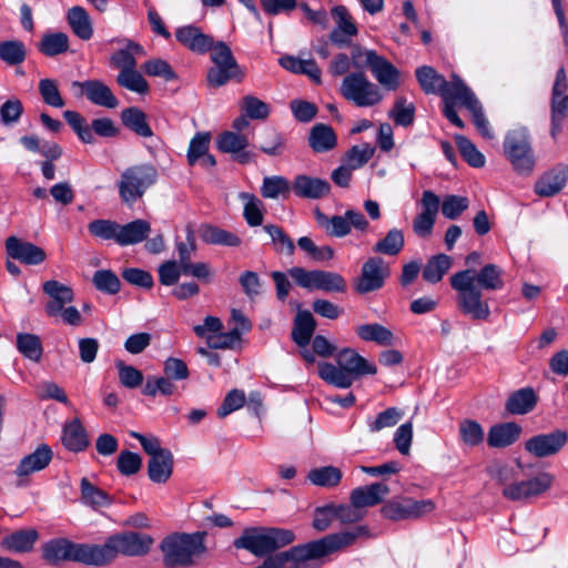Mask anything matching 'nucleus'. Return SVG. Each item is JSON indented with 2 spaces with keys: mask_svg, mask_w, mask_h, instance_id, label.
Returning <instances> with one entry per match:
<instances>
[{
  "mask_svg": "<svg viewBox=\"0 0 568 568\" xmlns=\"http://www.w3.org/2000/svg\"><path fill=\"white\" fill-rule=\"evenodd\" d=\"M504 271L489 263L479 271L467 268L450 276V285L456 291L458 310L474 321H486L490 316V306L483 298V291H498L504 287Z\"/></svg>",
  "mask_w": 568,
  "mask_h": 568,
  "instance_id": "nucleus-1",
  "label": "nucleus"
},
{
  "mask_svg": "<svg viewBox=\"0 0 568 568\" xmlns=\"http://www.w3.org/2000/svg\"><path fill=\"white\" fill-rule=\"evenodd\" d=\"M367 535L366 526H357L351 531L331 534L317 540L293 546L286 551L267 557L261 565L262 568H300L301 562L320 559L352 545L356 538Z\"/></svg>",
  "mask_w": 568,
  "mask_h": 568,
  "instance_id": "nucleus-2",
  "label": "nucleus"
},
{
  "mask_svg": "<svg viewBox=\"0 0 568 568\" xmlns=\"http://www.w3.org/2000/svg\"><path fill=\"white\" fill-rule=\"evenodd\" d=\"M416 78L427 94H439L444 102L443 113L445 118L459 129L465 128L464 121L458 116L455 106L470 90L456 74L452 81H447L434 68L424 65L416 70Z\"/></svg>",
  "mask_w": 568,
  "mask_h": 568,
  "instance_id": "nucleus-3",
  "label": "nucleus"
},
{
  "mask_svg": "<svg viewBox=\"0 0 568 568\" xmlns=\"http://www.w3.org/2000/svg\"><path fill=\"white\" fill-rule=\"evenodd\" d=\"M318 376L326 384L337 388H349L363 375H374L377 368L354 348L345 347L336 353V365L321 362L317 365Z\"/></svg>",
  "mask_w": 568,
  "mask_h": 568,
  "instance_id": "nucleus-4",
  "label": "nucleus"
},
{
  "mask_svg": "<svg viewBox=\"0 0 568 568\" xmlns=\"http://www.w3.org/2000/svg\"><path fill=\"white\" fill-rule=\"evenodd\" d=\"M295 534L276 527H248L233 542L236 549H245L255 557H264L292 544Z\"/></svg>",
  "mask_w": 568,
  "mask_h": 568,
  "instance_id": "nucleus-5",
  "label": "nucleus"
},
{
  "mask_svg": "<svg viewBox=\"0 0 568 568\" xmlns=\"http://www.w3.org/2000/svg\"><path fill=\"white\" fill-rule=\"evenodd\" d=\"M154 539L146 535L134 531L115 534L106 539L103 545H94L95 566H103L111 562L119 555L126 557H141L146 555Z\"/></svg>",
  "mask_w": 568,
  "mask_h": 568,
  "instance_id": "nucleus-6",
  "label": "nucleus"
},
{
  "mask_svg": "<svg viewBox=\"0 0 568 568\" xmlns=\"http://www.w3.org/2000/svg\"><path fill=\"white\" fill-rule=\"evenodd\" d=\"M158 170L150 163L129 166L118 182L119 195L123 203L134 204L146 190L158 181Z\"/></svg>",
  "mask_w": 568,
  "mask_h": 568,
  "instance_id": "nucleus-7",
  "label": "nucleus"
},
{
  "mask_svg": "<svg viewBox=\"0 0 568 568\" xmlns=\"http://www.w3.org/2000/svg\"><path fill=\"white\" fill-rule=\"evenodd\" d=\"M161 550L166 567L189 566L194 555L204 551L203 538L199 534H174L163 539Z\"/></svg>",
  "mask_w": 568,
  "mask_h": 568,
  "instance_id": "nucleus-8",
  "label": "nucleus"
},
{
  "mask_svg": "<svg viewBox=\"0 0 568 568\" xmlns=\"http://www.w3.org/2000/svg\"><path fill=\"white\" fill-rule=\"evenodd\" d=\"M504 153L519 174H530L535 166L531 139L527 128L517 126L507 132L504 140Z\"/></svg>",
  "mask_w": 568,
  "mask_h": 568,
  "instance_id": "nucleus-9",
  "label": "nucleus"
},
{
  "mask_svg": "<svg viewBox=\"0 0 568 568\" xmlns=\"http://www.w3.org/2000/svg\"><path fill=\"white\" fill-rule=\"evenodd\" d=\"M211 51V60L214 67L207 71V82L214 88L226 84L230 80L242 81L243 71L240 69L231 48L223 41L213 43Z\"/></svg>",
  "mask_w": 568,
  "mask_h": 568,
  "instance_id": "nucleus-10",
  "label": "nucleus"
},
{
  "mask_svg": "<svg viewBox=\"0 0 568 568\" xmlns=\"http://www.w3.org/2000/svg\"><path fill=\"white\" fill-rule=\"evenodd\" d=\"M341 94L358 108L377 105L384 98L378 85L371 82L363 72L347 74L342 81Z\"/></svg>",
  "mask_w": 568,
  "mask_h": 568,
  "instance_id": "nucleus-11",
  "label": "nucleus"
},
{
  "mask_svg": "<svg viewBox=\"0 0 568 568\" xmlns=\"http://www.w3.org/2000/svg\"><path fill=\"white\" fill-rule=\"evenodd\" d=\"M43 557L50 564L69 560L95 566L94 545L74 544L64 538L48 541L43 546Z\"/></svg>",
  "mask_w": 568,
  "mask_h": 568,
  "instance_id": "nucleus-12",
  "label": "nucleus"
},
{
  "mask_svg": "<svg viewBox=\"0 0 568 568\" xmlns=\"http://www.w3.org/2000/svg\"><path fill=\"white\" fill-rule=\"evenodd\" d=\"M288 275L295 283L308 291L320 290L324 292L344 293L347 288L344 277L335 272L313 270L301 266L288 270Z\"/></svg>",
  "mask_w": 568,
  "mask_h": 568,
  "instance_id": "nucleus-13",
  "label": "nucleus"
},
{
  "mask_svg": "<svg viewBox=\"0 0 568 568\" xmlns=\"http://www.w3.org/2000/svg\"><path fill=\"white\" fill-rule=\"evenodd\" d=\"M317 224L332 237H345L352 232V227L359 232H366L369 223L364 214L356 210H347L343 215L327 216L320 210L315 211Z\"/></svg>",
  "mask_w": 568,
  "mask_h": 568,
  "instance_id": "nucleus-14",
  "label": "nucleus"
},
{
  "mask_svg": "<svg viewBox=\"0 0 568 568\" xmlns=\"http://www.w3.org/2000/svg\"><path fill=\"white\" fill-rule=\"evenodd\" d=\"M63 116L83 143H94V134L103 138H112L118 134V129L109 118L94 119L91 125H89L85 119L77 111H64Z\"/></svg>",
  "mask_w": 568,
  "mask_h": 568,
  "instance_id": "nucleus-15",
  "label": "nucleus"
},
{
  "mask_svg": "<svg viewBox=\"0 0 568 568\" xmlns=\"http://www.w3.org/2000/svg\"><path fill=\"white\" fill-rule=\"evenodd\" d=\"M435 504L430 499L416 500L410 497H397L387 501L381 509L382 515L390 520L417 519L430 514Z\"/></svg>",
  "mask_w": 568,
  "mask_h": 568,
  "instance_id": "nucleus-16",
  "label": "nucleus"
},
{
  "mask_svg": "<svg viewBox=\"0 0 568 568\" xmlns=\"http://www.w3.org/2000/svg\"><path fill=\"white\" fill-rule=\"evenodd\" d=\"M389 273V267L382 257H369L362 266L355 288L359 294L377 291L384 286Z\"/></svg>",
  "mask_w": 568,
  "mask_h": 568,
  "instance_id": "nucleus-17",
  "label": "nucleus"
},
{
  "mask_svg": "<svg viewBox=\"0 0 568 568\" xmlns=\"http://www.w3.org/2000/svg\"><path fill=\"white\" fill-rule=\"evenodd\" d=\"M552 476L541 473L528 480L515 481L503 489V496L509 500H523L538 496L548 490L552 484Z\"/></svg>",
  "mask_w": 568,
  "mask_h": 568,
  "instance_id": "nucleus-18",
  "label": "nucleus"
},
{
  "mask_svg": "<svg viewBox=\"0 0 568 568\" xmlns=\"http://www.w3.org/2000/svg\"><path fill=\"white\" fill-rule=\"evenodd\" d=\"M440 206L439 196L433 191H424L420 200L422 211L413 222V231L419 237H428L434 229L436 216Z\"/></svg>",
  "mask_w": 568,
  "mask_h": 568,
  "instance_id": "nucleus-19",
  "label": "nucleus"
},
{
  "mask_svg": "<svg viewBox=\"0 0 568 568\" xmlns=\"http://www.w3.org/2000/svg\"><path fill=\"white\" fill-rule=\"evenodd\" d=\"M365 63L381 85L388 90H396L399 85V71L384 57L374 50L364 52Z\"/></svg>",
  "mask_w": 568,
  "mask_h": 568,
  "instance_id": "nucleus-20",
  "label": "nucleus"
},
{
  "mask_svg": "<svg viewBox=\"0 0 568 568\" xmlns=\"http://www.w3.org/2000/svg\"><path fill=\"white\" fill-rule=\"evenodd\" d=\"M567 433L560 429L532 436L525 443V449L542 458L557 454L567 443Z\"/></svg>",
  "mask_w": 568,
  "mask_h": 568,
  "instance_id": "nucleus-21",
  "label": "nucleus"
},
{
  "mask_svg": "<svg viewBox=\"0 0 568 568\" xmlns=\"http://www.w3.org/2000/svg\"><path fill=\"white\" fill-rule=\"evenodd\" d=\"M4 245L9 258L17 260L26 265H39L47 258L43 248L17 236H9Z\"/></svg>",
  "mask_w": 568,
  "mask_h": 568,
  "instance_id": "nucleus-22",
  "label": "nucleus"
},
{
  "mask_svg": "<svg viewBox=\"0 0 568 568\" xmlns=\"http://www.w3.org/2000/svg\"><path fill=\"white\" fill-rule=\"evenodd\" d=\"M332 17L336 26L329 33L331 42L339 48L348 47L358 33L349 11L344 6H336L332 9Z\"/></svg>",
  "mask_w": 568,
  "mask_h": 568,
  "instance_id": "nucleus-23",
  "label": "nucleus"
},
{
  "mask_svg": "<svg viewBox=\"0 0 568 568\" xmlns=\"http://www.w3.org/2000/svg\"><path fill=\"white\" fill-rule=\"evenodd\" d=\"M72 87H79L85 98L93 104L106 109H115L119 100L111 89L100 80L74 81Z\"/></svg>",
  "mask_w": 568,
  "mask_h": 568,
  "instance_id": "nucleus-24",
  "label": "nucleus"
},
{
  "mask_svg": "<svg viewBox=\"0 0 568 568\" xmlns=\"http://www.w3.org/2000/svg\"><path fill=\"white\" fill-rule=\"evenodd\" d=\"M42 290L50 297L44 306V311L50 317H57L62 307L74 298L73 290L55 280L44 282Z\"/></svg>",
  "mask_w": 568,
  "mask_h": 568,
  "instance_id": "nucleus-25",
  "label": "nucleus"
},
{
  "mask_svg": "<svg viewBox=\"0 0 568 568\" xmlns=\"http://www.w3.org/2000/svg\"><path fill=\"white\" fill-rule=\"evenodd\" d=\"M292 191L302 199H322L329 194L331 184L323 179L298 174L292 183Z\"/></svg>",
  "mask_w": 568,
  "mask_h": 568,
  "instance_id": "nucleus-26",
  "label": "nucleus"
},
{
  "mask_svg": "<svg viewBox=\"0 0 568 568\" xmlns=\"http://www.w3.org/2000/svg\"><path fill=\"white\" fill-rule=\"evenodd\" d=\"M176 40L185 48L195 53H205L210 51L213 39L205 34L194 24L179 27L175 30Z\"/></svg>",
  "mask_w": 568,
  "mask_h": 568,
  "instance_id": "nucleus-27",
  "label": "nucleus"
},
{
  "mask_svg": "<svg viewBox=\"0 0 568 568\" xmlns=\"http://www.w3.org/2000/svg\"><path fill=\"white\" fill-rule=\"evenodd\" d=\"M216 145L220 151L233 154L234 159L242 164L248 163L252 159V154L245 151L248 145L247 138L241 133L225 131L219 135Z\"/></svg>",
  "mask_w": 568,
  "mask_h": 568,
  "instance_id": "nucleus-28",
  "label": "nucleus"
},
{
  "mask_svg": "<svg viewBox=\"0 0 568 568\" xmlns=\"http://www.w3.org/2000/svg\"><path fill=\"white\" fill-rule=\"evenodd\" d=\"M52 449L47 444H42L33 453L20 460L14 474L20 478L28 477L33 473L44 469L52 460Z\"/></svg>",
  "mask_w": 568,
  "mask_h": 568,
  "instance_id": "nucleus-29",
  "label": "nucleus"
},
{
  "mask_svg": "<svg viewBox=\"0 0 568 568\" xmlns=\"http://www.w3.org/2000/svg\"><path fill=\"white\" fill-rule=\"evenodd\" d=\"M388 494L389 487L385 483H374L353 489L349 499L363 510L381 504Z\"/></svg>",
  "mask_w": 568,
  "mask_h": 568,
  "instance_id": "nucleus-30",
  "label": "nucleus"
},
{
  "mask_svg": "<svg viewBox=\"0 0 568 568\" xmlns=\"http://www.w3.org/2000/svg\"><path fill=\"white\" fill-rule=\"evenodd\" d=\"M568 180V168L557 166L542 176L535 183V192L542 197H550L558 194Z\"/></svg>",
  "mask_w": 568,
  "mask_h": 568,
  "instance_id": "nucleus-31",
  "label": "nucleus"
},
{
  "mask_svg": "<svg viewBox=\"0 0 568 568\" xmlns=\"http://www.w3.org/2000/svg\"><path fill=\"white\" fill-rule=\"evenodd\" d=\"M211 134L197 132L190 142L187 150V162L194 165L197 161L204 168H213L216 164L215 158L209 153Z\"/></svg>",
  "mask_w": 568,
  "mask_h": 568,
  "instance_id": "nucleus-32",
  "label": "nucleus"
},
{
  "mask_svg": "<svg viewBox=\"0 0 568 568\" xmlns=\"http://www.w3.org/2000/svg\"><path fill=\"white\" fill-rule=\"evenodd\" d=\"M521 427L515 422L501 423L490 427L487 444L493 448H504L513 445L521 434Z\"/></svg>",
  "mask_w": 568,
  "mask_h": 568,
  "instance_id": "nucleus-33",
  "label": "nucleus"
},
{
  "mask_svg": "<svg viewBox=\"0 0 568 568\" xmlns=\"http://www.w3.org/2000/svg\"><path fill=\"white\" fill-rule=\"evenodd\" d=\"M151 232V224L142 219L134 220L121 225L119 230V239L116 244L128 246L143 242Z\"/></svg>",
  "mask_w": 568,
  "mask_h": 568,
  "instance_id": "nucleus-34",
  "label": "nucleus"
},
{
  "mask_svg": "<svg viewBox=\"0 0 568 568\" xmlns=\"http://www.w3.org/2000/svg\"><path fill=\"white\" fill-rule=\"evenodd\" d=\"M458 104L465 106L470 112L474 124L483 138L487 140L494 139L489 121L486 119L483 106L471 90L462 98Z\"/></svg>",
  "mask_w": 568,
  "mask_h": 568,
  "instance_id": "nucleus-35",
  "label": "nucleus"
},
{
  "mask_svg": "<svg viewBox=\"0 0 568 568\" xmlns=\"http://www.w3.org/2000/svg\"><path fill=\"white\" fill-rule=\"evenodd\" d=\"M316 321L310 311H300L293 323L292 339L300 346L306 347L316 329Z\"/></svg>",
  "mask_w": 568,
  "mask_h": 568,
  "instance_id": "nucleus-36",
  "label": "nucleus"
},
{
  "mask_svg": "<svg viewBox=\"0 0 568 568\" xmlns=\"http://www.w3.org/2000/svg\"><path fill=\"white\" fill-rule=\"evenodd\" d=\"M308 144L316 153L328 152L336 146L337 136L332 126L317 123L310 130Z\"/></svg>",
  "mask_w": 568,
  "mask_h": 568,
  "instance_id": "nucleus-37",
  "label": "nucleus"
},
{
  "mask_svg": "<svg viewBox=\"0 0 568 568\" xmlns=\"http://www.w3.org/2000/svg\"><path fill=\"white\" fill-rule=\"evenodd\" d=\"M81 503L94 510L109 507L113 498L98 486L93 485L87 477L80 481Z\"/></svg>",
  "mask_w": 568,
  "mask_h": 568,
  "instance_id": "nucleus-38",
  "label": "nucleus"
},
{
  "mask_svg": "<svg viewBox=\"0 0 568 568\" xmlns=\"http://www.w3.org/2000/svg\"><path fill=\"white\" fill-rule=\"evenodd\" d=\"M173 473V454L162 452L149 460L148 474L153 483H166Z\"/></svg>",
  "mask_w": 568,
  "mask_h": 568,
  "instance_id": "nucleus-39",
  "label": "nucleus"
},
{
  "mask_svg": "<svg viewBox=\"0 0 568 568\" xmlns=\"http://www.w3.org/2000/svg\"><path fill=\"white\" fill-rule=\"evenodd\" d=\"M536 404L535 390L531 387H525L510 394L506 402V409L513 415H525L531 412Z\"/></svg>",
  "mask_w": 568,
  "mask_h": 568,
  "instance_id": "nucleus-40",
  "label": "nucleus"
},
{
  "mask_svg": "<svg viewBox=\"0 0 568 568\" xmlns=\"http://www.w3.org/2000/svg\"><path fill=\"white\" fill-rule=\"evenodd\" d=\"M68 23L73 33L81 40H90L93 36L92 21L84 8L74 6L67 13Z\"/></svg>",
  "mask_w": 568,
  "mask_h": 568,
  "instance_id": "nucleus-41",
  "label": "nucleus"
},
{
  "mask_svg": "<svg viewBox=\"0 0 568 568\" xmlns=\"http://www.w3.org/2000/svg\"><path fill=\"white\" fill-rule=\"evenodd\" d=\"M145 51L139 43L126 40V45L123 49L115 51L110 57V63L120 71L136 68V57L144 55Z\"/></svg>",
  "mask_w": 568,
  "mask_h": 568,
  "instance_id": "nucleus-42",
  "label": "nucleus"
},
{
  "mask_svg": "<svg viewBox=\"0 0 568 568\" xmlns=\"http://www.w3.org/2000/svg\"><path fill=\"white\" fill-rule=\"evenodd\" d=\"M201 240L206 244L224 245L236 247L241 244V239L230 231L220 229L211 224H203L199 229Z\"/></svg>",
  "mask_w": 568,
  "mask_h": 568,
  "instance_id": "nucleus-43",
  "label": "nucleus"
},
{
  "mask_svg": "<svg viewBox=\"0 0 568 568\" xmlns=\"http://www.w3.org/2000/svg\"><path fill=\"white\" fill-rule=\"evenodd\" d=\"M62 443L70 452H82L89 446L87 430L81 422L75 418L63 428Z\"/></svg>",
  "mask_w": 568,
  "mask_h": 568,
  "instance_id": "nucleus-44",
  "label": "nucleus"
},
{
  "mask_svg": "<svg viewBox=\"0 0 568 568\" xmlns=\"http://www.w3.org/2000/svg\"><path fill=\"white\" fill-rule=\"evenodd\" d=\"M121 121L123 125L136 135L150 138L153 131L146 121L145 113L139 108L131 106L121 112Z\"/></svg>",
  "mask_w": 568,
  "mask_h": 568,
  "instance_id": "nucleus-45",
  "label": "nucleus"
},
{
  "mask_svg": "<svg viewBox=\"0 0 568 568\" xmlns=\"http://www.w3.org/2000/svg\"><path fill=\"white\" fill-rule=\"evenodd\" d=\"M357 336L365 342H374L383 346L395 344L394 334L385 326L374 323L359 325L355 329Z\"/></svg>",
  "mask_w": 568,
  "mask_h": 568,
  "instance_id": "nucleus-46",
  "label": "nucleus"
},
{
  "mask_svg": "<svg viewBox=\"0 0 568 568\" xmlns=\"http://www.w3.org/2000/svg\"><path fill=\"white\" fill-rule=\"evenodd\" d=\"M38 538L36 529H21L3 538L2 546L10 551L28 552L33 548Z\"/></svg>",
  "mask_w": 568,
  "mask_h": 568,
  "instance_id": "nucleus-47",
  "label": "nucleus"
},
{
  "mask_svg": "<svg viewBox=\"0 0 568 568\" xmlns=\"http://www.w3.org/2000/svg\"><path fill=\"white\" fill-rule=\"evenodd\" d=\"M452 264L453 260L450 256L443 253L434 255L425 264L422 276L428 283H438L449 271Z\"/></svg>",
  "mask_w": 568,
  "mask_h": 568,
  "instance_id": "nucleus-48",
  "label": "nucleus"
},
{
  "mask_svg": "<svg viewBox=\"0 0 568 568\" xmlns=\"http://www.w3.org/2000/svg\"><path fill=\"white\" fill-rule=\"evenodd\" d=\"M292 191V184L282 175L265 176L261 186V194L264 199L276 200L278 197H288Z\"/></svg>",
  "mask_w": 568,
  "mask_h": 568,
  "instance_id": "nucleus-49",
  "label": "nucleus"
},
{
  "mask_svg": "<svg viewBox=\"0 0 568 568\" xmlns=\"http://www.w3.org/2000/svg\"><path fill=\"white\" fill-rule=\"evenodd\" d=\"M17 348L28 359L40 362L43 353L40 337L31 333H19L17 335Z\"/></svg>",
  "mask_w": 568,
  "mask_h": 568,
  "instance_id": "nucleus-50",
  "label": "nucleus"
},
{
  "mask_svg": "<svg viewBox=\"0 0 568 568\" xmlns=\"http://www.w3.org/2000/svg\"><path fill=\"white\" fill-rule=\"evenodd\" d=\"M404 245L405 237L403 231L392 229L387 232L385 237L375 243L373 251L375 253L395 256L403 250Z\"/></svg>",
  "mask_w": 568,
  "mask_h": 568,
  "instance_id": "nucleus-51",
  "label": "nucleus"
},
{
  "mask_svg": "<svg viewBox=\"0 0 568 568\" xmlns=\"http://www.w3.org/2000/svg\"><path fill=\"white\" fill-rule=\"evenodd\" d=\"M27 58L26 44L20 40H6L0 42V60L7 65H19Z\"/></svg>",
  "mask_w": 568,
  "mask_h": 568,
  "instance_id": "nucleus-52",
  "label": "nucleus"
},
{
  "mask_svg": "<svg viewBox=\"0 0 568 568\" xmlns=\"http://www.w3.org/2000/svg\"><path fill=\"white\" fill-rule=\"evenodd\" d=\"M39 51L47 57H55L69 50V38L63 32L47 33L42 37Z\"/></svg>",
  "mask_w": 568,
  "mask_h": 568,
  "instance_id": "nucleus-53",
  "label": "nucleus"
},
{
  "mask_svg": "<svg viewBox=\"0 0 568 568\" xmlns=\"http://www.w3.org/2000/svg\"><path fill=\"white\" fill-rule=\"evenodd\" d=\"M116 83L129 91L146 94L150 90L149 83L136 68L120 71L116 75Z\"/></svg>",
  "mask_w": 568,
  "mask_h": 568,
  "instance_id": "nucleus-54",
  "label": "nucleus"
},
{
  "mask_svg": "<svg viewBox=\"0 0 568 568\" xmlns=\"http://www.w3.org/2000/svg\"><path fill=\"white\" fill-rule=\"evenodd\" d=\"M307 479L315 486L335 487L341 483L342 471L334 466H324L312 469Z\"/></svg>",
  "mask_w": 568,
  "mask_h": 568,
  "instance_id": "nucleus-55",
  "label": "nucleus"
},
{
  "mask_svg": "<svg viewBox=\"0 0 568 568\" xmlns=\"http://www.w3.org/2000/svg\"><path fill=\"white\" fill-rule=\"evenodd\" d=\"M459 439L468 447L479 446L485 438L481 425L474 419H464L458 426Z\"/></svg>",
  "mask_w": 568,
  "mask_h": 568,
  "instance_id": "nucleus-56",
  "label": "nucleus"
},
{
  "mask_svg": "<svg viewBox=\"0 0 568 568\" xmlns=\"http://www.w3.org/2000/svg\"><path fill=\"white\" fill-rule=\"evenodd\" d=\"M240 199L244 202L243 215L250 226H258L263 222V202L251 193H241Z\"/></svg>",
  "mask_w": 568,
  "mask_h": 568,
  "instance_id": "nucleus-57",
  "label": "nucleus"
},
{
  "mask_svg": "<svg viewBox=\"0 0 568 568\" xmlns=\"http://www.w3.org/2000/svg\"><path fill=\"white\" fill-rule=\"evenodd\" d=\"M178 387L173 381L164 376H149L142 389L145 396L155 397L158 394L163 396H172L176 393Z\"/></svg>",
  "mask_w": 568,
  "mask_h": 568,
  "instance_id": "nucleus-58",
  "label": "nucleus"
},
{
  "mask_svg": "<svg viewBox=\"0 0 568 568\" xmlns=\"http://www.w3.org/2000/svg\"><path fill=\"white\" fill-rule=\"evenodd\" d=\"M375 148L368 143L352 146L344 155L343 163L354 171L364 166L374 155Z\"/></svg>",
  "mask_w": 568,
  "mask_h": 568,
  "instance_id": "nucleus-59",
  "label": "nucleus"
},
{
  "mask_svg": "<svg viewBox=\"0 0 568 568\" xmlns=\"http://www.w3.org/2000/svg\"><path fill=\"white\" fill-rule=\"evenodd\" d=\"M404 416V413L397 407H389L381 412L375 418L367 420L371 433L381 432L384 428L395 426Z\"/></svg>",
  "mask_w": 568,
  "mask_h": 568,
  "instance_id": "nucleus-60",
  "label": "nucleus"
},
{
  "mask_svg": "<svg viewBox=\"0 0 568 568\" xmlns=\"http://www.w3.org/2000/svg\"><path fill=\"white\" fill-rule=\"evenodd\" d=\"M263 230L270 235L277 253H285L287 255L294 254L295 245L282 227L275 224H266L263 226Z\"/></svg>",
  "mask_w": 568,
  "mask_h": 568,
  "instance_id": "nucleus-61",
  "label": "nucleus"
},
{
  "mask_svg": "<svg viewBox=\"0 0 568 568\" xmlns=\"http://www.w3.org/2000/svg\"><path fill=\"white\" fill-rule=\"evenodd\" d=\"M455 141L463 159L473 168H483L485 156L478 151L476 145L464 135H456Z\"/></svg>",
  "mask_w": 568,
  "mask_h": 568,
  "instance_id": "nucleus-62",
  "label": "nucleus"
},
{
  "mask_svg": "<svg viewBox=\"0 0 568 568\" xmlns=\"http://www.w3.org/2000/svg\"><path fill=\"white\" fill-rule=\"evenodd\" d=\"M388 115L393 119L395 124L408 126L414 122L415 106L413 103H408L404 97H398Z\"/></svg>",
  "mask_w": 568,
  "mask_h": 568,
  "instance_id": "nucleus-63",
  "label": "nucleus"
},
{
  "mask_svg": "<svg viewBox=\"0 0 568 568\" xmlns=\"http://www.w3.org/2000/svg\"><path fill=\"white\" fill-rule=\"evenodd\" d=\"M91 235L101 240H113L116 243L119 239L120 224L111 220H94L88 224Z\"/></svg>",
  "mask_w": 568,
  "mask_h": 568,
  "instance_id": "nucleus-64",
  "label": "nucleus"
}]
</instances>
